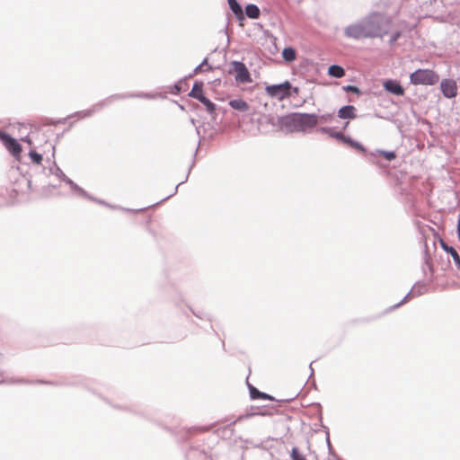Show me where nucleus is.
Segmentation results:
<instances>
[{
  "label": "nucleus",
  "mask_w": 460,
  "mask_h": 460,
  "mask_svg": "<svg viewBox=\"0 0 460 460\" xmlns=\"http://www.w3.org/2000/svg\"><path fill=\"white\" fill-rule=\"evenodd\" d=\"M392 21L385 13L373 12L344 28V35L353 40L382 39L391 28Z\"/></svg>",
  "instance_id": "f257e3e1"
},
{
  "label": "nucleus",
  "mask_w": 460,
  "mask_h": 460,
  "mask_svg": "<svg viewBox=\"0 0 460 460\" xmlns=\"http://www.w3.org/2000/svg\"><path fill=\"white\" fill-rule=\"evenodd\" d=\"M156 96H157L156 94L149 93H127L113 94V95H111L108 98L102 100V102L95 103L91 109L86 110V111H78L75 114L72 115L71 117L78 116L80 119L91 117L95 112L102 111V109L104 106H108L115 101H119V100H122V99H128V98L154 99Z\"/></svg>",
  "instance_id": "f03ea898"
},
{
  "label": "nucleus",
  "mask_w": 460,
  "mask_h": 460,
  "mask_svg": "<svg viewBox=\"0 0 460 460\" xmlns=\"http://www.w3.org/2000/svg\"><path fill=\"white\" fill-rule=\"evenodd\" d=\"M318 123L319 117L314 113L295 112L285 118V125L298 132H305Z\"/></svg>",
  "instance_id": "7ed1b4c3"
},
{
  "label": "nucleus",
  "mask_w": 460,
  "mask_h": 460,
  "mask_svg": "<svg viewBox=\"0 0 460 460\" xmlns=\"http://www.w3.org/2000/svg\"><path fill=\"white\" fill-rule=\"evenodd\" d=\"M438 80V75L430 69H417L410 75L412 84L434 85Z\"/></svg>",
  "instance_id": "20e7f679"
},
{
  "label": "nucleus",
  "mask_w": 460,
  "mask_h": 460,
  "mask_svg": "<svg viewBox=\"0 0 460 460\" xmlns=\"http://www.w3.org/2000/svg\"><path fill=\"white\" fill-rule=\"evenodd\" d=\"M292 84L288 81L278 84L267 85L265 91L271 98L283 101L291 96Z\"/></svg>",
  "instance_id": "39448f33"
},
{
  "label": "nucleus",
  "mask_w": 460,
  "mask_h": 460,
  "mask_svg": "<svg viewBox=\"0 0 460 460\" xmlns=\"http://www.w3.org/2000/svg\"><path fill=\"white\" fill-rule=\"evenodd\" d=\"M229 73H234L235 80L239 83H251L252 78L251 75L246 67V66L241 61H233L230 64Z\"/></svg>",
  "instance_id": "423d86ee"
},
{
  "label": "nucleus",
  "mask_w": 460,
  "mask_h": 460,
  "mask_svg": "<svg viewBox=\"0 0 460 460\" xmlns=\"http://www.w3.org/2000/svg\"><path fill=\"white\" fill-rule=\"evenodd\" d=\"M0 140L13 156L17 157L21 155L22 146L10 134L0 130Z\"/></svg>",
  "instance_id": "0eeeda50"
},
{
  "label": "nucleus",
  "mask_w": 460,
  "mask_h": 460,
  "mask_svg": "<svg viewBox=\"0 0 460 460\" xmlns=\"http://www.w3.org/2000/svg\"><path fill=\"white\" fill-rule=\"evenodd\" d=\"M440 90L446 98H454L457 94L456 83L452 79H443L440 83Z\"/></svg>",
  "instance_id": "6e6552de"
},
{
  "label": "nucleus",
  "mask_w": 460,
  "mask_h": 460,
  "mask_svg": "<svg viewBox=\"0 0 460 460\" xmlns=\"http://www.w3.org/2000/svg\"><path fill=\"white\" fill-rule=\"evenodd\" d=\"M384 88L390 93L396 96H402L404 94V89L399 82L393 79H388L384 82Z\"/></svg>",
  "instance_id": "1a4fd4ad"
},
{
  "label": "nucleus",
  "mask_w": 460,
  "mask_h": 460,
  "mask_svg": "<svg viewBox=\"0 0 460 460\" xmlns=\"http://www.w3.org/2000/svg\"><path fill=\"white\" fill-rule=\"evenodd\" d=\"M440 246L446 252L451 255L456 268L460 270V256L454 247L449 246L443 240H440Z\"/></svg>",
  "instance_id": "9d476101"
},
{
  "label": "nucleus",
  "mask_w": 460,
  "mask_h": 460,
  "mask_svg": "<svg viewBox=\"0 0 460 460\" xmlns=\"http://www.w3.org/2000/svg\"><path fill=\"white\" fill-rule=\"evenodd\" d=\"M338 117L341 119H355L357 117L356 108L352 105H345L338 111Z\"/></svg>",
  "instance_id": "9b49d317"
},
{
  "label": "nucleus",
  "mask_w": 460,
  "mask_h": 460,
  "mask_svg": "<svg viewBox=\"0 0 460 460\" xmlns=\"http://www.w3.org/2000/svg\"><path fill=\"white\" fill-rule=\"evenodd\" d=\"M229 106L241 112H247L250 110V105L243 99H233L228 102Z\"/></svg>",
  "instance_id": "f8f14e48"
},
{
  "label": "nucleus",
  "mask_w": 460,
  "mask_h": 460,
  "mask_svg": "<svg viewBox=\"0 0 460 460\" xmlns=\"http://www.w3.org/2000/svg\"><path fill=\"white\" fill-rule=\"evenodd\" d=\"M318 130L322 133L328 134L330 137H332L337 140H340L343 143L346 142V139L348 137V136H345L342 132L334 131V130H332V128H328V127H321Z\"/></svg>",
  "instance_id": "ddd939ff"
},
{
  "label": "nucleus",
  "mask_w": 460,
  "mask_h": 460,
  "mask_svg": "<svg viewBox=\"0 0 460 460\" xmlns=\"http://www.w3.org/2000/svg\"><path fill=\"white\" fill-rule=\"evenodd\" d=\"M65 182L66 184H68L70 186L71 190L77 195L84 197L85 199H93V196H91L87 191H85L79 185H77L75 182H74L70 178H66Z\"/></svg>",
  "instance_id": "4468645a"
},
{
  "label": "nucleus",
  "mask_w": 460,
  "mask_h": 460,
  "mask_svg": "<svg viewBox=\"0 0 460 460\" xmlns=\"http://www.w3.org/2000/svg\"><path fill=\"white\" fill-rule=\"evenodd\" d=\"M189 96L200 101L205 96L203 94V83L199 81L195 82Z\"/></svg>",
  "instance_id": "2eb2a0df"
},
{
  "label": "nucleus",
  "mask_w": 460,
  "mask_h": 460,
  "mask_svg": "<svg viewBox=\"0 0 460 460\" xmlns=\"http://www.w3.org/2000/svg\"><path fill=\"white\" fill-rule=\"evenodd\" d=\"M229 8L234 13L238 20L244 19V14L243 12V8L241 4L237 2V0H227Z\"/></svg>",
  "instance_id": "dca6fc26"
},
{
  "label": "nucleus",
  "mask_w": 460,
  "mask_h": 460,
  "mask_svg": "<svg viewBox=\"0 0 460 460\" xmlns=\"http://www.w3.org/2000/svg\"><path fill=\"white\" fill-rule=\"evenodd\" d=\"M328 75L334 78H341L345 75V70L339 65H332L328 68Z\"/></svg>",
  "instance_id": "f3484780"
},
{
  "label": "nucleus",
  "mask_w": 460,
  "mask_h": 460,
  "mask_svg": "<svg viewBox=\"0 0 460 460\" xmlns=\"http://www.w3.org/2000/svg\"><path fill=\"white\" fill-rule=\"evenodd\" d=\"M213 69L212 66L208 64V60L207 58L203 59V61L194 68L193 73L189 75V77L193 76L194 75L199 74L203 71L208 72Z\"/></svg>",
  "instance_id": "a211bd4d"
},
{
  "label": "nucleus",
  "mask_w": 460,
  "mask_h": 460,
  "mask_svg": "<svg viewBox=\"0 0 460 460\" xmlns=\"http://www.w3.org/2000/svg\"><path fill=\"white\" fill-rule=\"evenodd\" d=\"M205 107H206V110L208 111V113L209 115L212 116L213 119H215V115H216V111H217V106L214 102H212L208 98H207L206 96H204L203 98H201V100L199 101Z\"/></svg>",
  "instance_id": "6ab92c4d"
},
{
  "label": "nucleus",
  "mask_w": 460,
  "mask_h": 460,
  "mask_svg": "<svg viewBox=\"0 0 460 460\" xmlns=\"http://www.w3.org/2000/svg\"><path fill=\"white\" fill-rule=\"evenodd\" d=\"M260 9L256 4H249L245 6V14L251 19H258L260 16Z\"/></svg>",
  "instance_id": "aec40b11"
},
{
  "label": "nucleus",
  "mask_w": 460,
  "mask_h": 460,
  "mask_svg": "<svg viewBox=\"0 0 460 460\" xmlns=\"http://www.w3.org/2000/svg\"><path fill=\"white\" fill-rule=\"evenodd\" d=\"M249 392L252 399H272V397L265 393L259 391L254 386L249 385Z\"/></svg>",
  "instance_id": "412c9836"
},
{
  "label": "nucleus",
  "mask_w": 460,
  "mask_h": 460,
  "mask_svg": "<svg viewBox=\"0 0 460 460\" xmlns=\"http://www.w3.org/2000/svg\"><path fill=\"white\" fill-rule=\"evenodd\" d=\"M282 58L287 62H292L296 59V50L292 47H286L282 51Z\"/></svg>",
  "instance_id": "4be33fe9"
},
{
  "label": "nucleus",
  "mask_w": 460,
  "mask_h": 460,
  "mask_svg": "<svg viewBox=\"0 0 460 460\" xmlns=\"http://www.w3.org/2000/svg\"><path fill=\"white\" fill-rule=\"evenodd\" d=\"M50 172L56 175L58 178L62 180L64 182L66 181V178H68L63 171L54 163V168L49 169Z\"/></svg>",
  "instance_id": "5701e85b"
},
{
  "label": "nucleus",
  "mask_w": 460,
  "mask_h": 460,
  "mask_svg": "<svg viewBox=\"0 0 460 460\" xmlns=\"http://www.w3.org/2000/svg\"><path fill=\"white\" fill-rule=\"evenodd\" d=\"M346 144L349 145L351 147L356 148L359 151L365 152V147L358 141L352 139L350 137L348 136L346 139Z\"/></svg>",
  "instance_id": "b1692460"
},
{
  "label": "nucleus",
  "mask_w": 460,
  "mask_h": 460,
  "mask_svg": "<svg viewBox=\"0 0 460 460\" xmlns=\"http://www.w3.org/2000/svg\"><path fill=\"white\" fill-rule=\"evenodd\" d=\"M4 363V356L2 354H0V384H4L6 382Z\"/></svg>",
  "instance_id": "393cba45"
},
{
  "label": "nucleus",
  "mask_w": 460,
  "mask_h": 460,
  "mask_svg": "<svg viewBox=\"0 0 460 460\" xmlns=\"http://www.w3.org/2000/svg\"><path fill=\"white\" fill-rule=\"evenodd\" d=\"M377 152L388 161H393L396 158L394 151L377 150Z\"/></svg>",
  "instance_id": "a878e982"
},
{
  "label": "nucleus",
  "mask_w": 460,
  "mask_h": 460,
  "mask_svg": "<svg viewBox=\"0 0 460 460\" xmlns=\"http://www.w3.org/2000/svg\"><path fill=\"white\" fill-rule=\"evenodd\" d=\"M30 158L31 159L32 163L36 164H40L42 161V155L36 151H30L29 153Z\"/></svg>",
  "instance_id": "bb28decb"
},
{
  "label": "nucleus",
  "mask_w": 460,
  "mask_h": 460,
  "mask_svg": "<svg viewBox=\"0 0 460 460\" xmlns=\"http://www.w3.org/2000/svg\"><path fill=\"white\" fill-rule=\"evenodd\" d=\"M291 460H306L305 457L298 451L296 447H293L291 451Z\"/></svg>",
  "instance_id": "cd10ccee"
},
{
  "label": "nucleus",
  "mask_w": 460,
  "mask_h": 460,
  "mask_svg": "<svg viewBox=\"0 0 460 460\" xmlns=\"http://www.w3.org/2000/svg\"><path fill=\"white\" fill-rule=\"evenodd\" d=\"M343 90L346 92H350L358 94L360 93V90L355 86V85H346L343 86Z\"/></svg>",
  "instance_id": "c85d7f7f"
},
{
  "label": "nucleus",
  "mask_w": 460,
  "mask_h": 460,
  "mask_svg": "<svg viewBox=\"0 0 460 460\" xmlns=\"http://www.w3.org/2000/svg\"><path fill=\"white\" fill-rule=\"evenodd\" d=\"M400 36H401L400 31L394 32L389 39V44L394 45L397 41V40L400 38Z\"/></svg>",
  "instance_id": "c756f323"
},
{
  "label": "nucleus",
  "mask_w": 460,
  "mask_h": 460,
  "mask_svg": "<svg viewBox=\"0 0 460 460\" xmlns=\"http://www.w3.org/2000/svg\"><path fill=\"white\" fill-rule=\"evenodd\" d=\"M90 200H93L98 204H101V205H103V206H106L108 208H117V207H114L109 203H107L106 201L102 200V199H96V198H93V199H89Z\"/></svg>",
  "instance_id": "7c9ffc66"
},
{
  "label": "nucleus",
  "mask_w": 460,
  "mask_h": 460,
  "mask_svg": "<svg viewBox=\"0 0 460 460\" xmlns=\"http://www.w3.org/2000/svg\"><path fill=\"white\" fill-rule=\"evenodd\" d=\"M319 117V122H329L330 119H332V115L331 114H324V115H318Z\"/></svg>",
  "instance_id": "2f4dec72"
},
{
  "label": "nucleus",
  "mask_w": 460,
  "mask_h": 460,
  "mask_svg": "<svg viewBox=\"0 0 460 460\" xmlns=\"http://www.w3.org/2000/svg\"><path fill=\"white\" fill-rule=\"evenodd\" d=\"M414 291L411 289L403 298L401 302L397 303L396 305H394L393 306V308H397L399 307L400 305H402L403 303H405L407 301V299L409 298V296H411V293H413Z\"/></svg>",
  "instance_id": "473e14b6"
},
{
  "label": "nucleus",
  "mask_w": 460,
  "mask_h": 460,
  "mask_svg": "<svg viewBox=\"0 0 460 460\" xmlns=\"http://www.w3.org/2000/svg\"><path fill=\"white\" fill-rule=\"evenodd\" d=\"M181 92V82H178L173 85V91H172V93L178 94Z\"/></svg>",
  "instance_id": "72a5a7b5"
},
{
  "label": "nucleus",
  "mask_w": 460,
  "mask_h": 460,
  "mask_svg": "<svg viewBox=\"0 0 460 460\" xmlns=\"http://www.w3.org/2000/svg\"><path fill=\"white\" fill-rule=\"evenodd\" d=\"M254 415V413H247L245 415H241L239 416L234 421V423H236L237 421H241L243 419H248L250 418L251 416Z\"/></svg>",
  "instance_id": "f704fd0d"
},
{
  "label": "nucleus",
  "mask_w": 460,
  "mask_h": 460,
  "mask_svg": "<svg viewBox=\"0 0 460 460\" xmlns=\"http://www.w3.org/2000/svg\"><path fill=\"white\" fill-rule=\"evenodd\" d=\"M299 93V88L298 87H293L291 88V94L294 93V94H298Z\"/></svg>",
  "instance_id": "c9c22d12"
},
{
  "label": "nucleus",
  "mask_w": 460,
  "mask_h": 460,
  "mask_svg": "<svg viewBox=\"0 0 460 460\" xmlns=\"http://www.w3.org/2000/svg\"><path fill=\"white\" fill-rule=\"evenodd\" d=\"M457 235H460V213L457 220Z\"/></svg>",
  "instance_id": "e433bc0d"
},
{
  "label": "nucleus",
  "mask_w": 460,
  "mask_h": 460,
  "mask_svg": "<svg viewBox=\"0 0 460 460\" xmlns=\"http://www.w3.org/2000/svg\"><path fill=\"white\" fill-rule=\"evenodd\" d=\"M183 182H184V181L180 182V183L175 187V189H174V192H173L172 195H173V194H175V193L177 192V190H178L179 186H180L181 184H182Z\"/></svg>",
  "instance_id": "4c0bfd02"
},
{
  "label": "nucleus",
  "mask_w": 460,
  "mask_h": 460,
  "mask_svg": "<svg viewBox=\"0 0 460 460\" xmlns=\"http://www.w3.org/2000/svg\"><path fill=\"white\" fill-rule=\"evenodd\" d=\"M421 288H424V286H421V287L418 289V292H417V295H418V296L422 294Z\"/></svg>",
  "instance_id": "58836bf2"
},
{
  "label": "nucleus",
  "mask_w": 460,
  "mask_h": 460,
  "mask_svg": "<svg viewBox=\"0 0 460 460\" xmlns=\"http://www.w3.org/2000/svg\"><path fill=\"white\" fill-rule=\"evenodd\" d=\"M309 367H310V369H311V376H312V375L314 374V369H313V367H312V363L309 365Z\"/></svg>",
  "instance_id": "ea45409f"
},
{
  "label": "nucleus",
  "mask_w": 460,
  "mask_h": 460,
  "mask_svg": "<svg viewBox=\"0 0 460 460\" xmlns=\"http://www.w3.org/2000/svg\"><path fill=\"white\" fill-rule=\"evenodd\" d=\"M193 314H194L197 317H199V318H202V316L200 315V314H197V313H195V312H193Z\"/></svg>",
  "instance_id": "a19ab883"
},
{
  "label": "nucleus",
  "mask_w": 460,
  "mask_h": 460,
  "mask_svg": "<svg viewBox=\"0 0 460 460\" xmlns=\"http://www.w3.org/2000/svg\"><path fill=\"white\" fill-rule=\"evenodd\" d=\"M121 209L126 210V211H131V209H128V208H122Z\"/></svg>",
  "instance_id": "79ce46f5"
},
{
  "label": "nucleus",
  "mask_w": 460,
  "mask_h": 460,
  "mask_svg": "<svg viewBox=\"0 0 460 460\" xmlns=\"http://www.w3.org/2000/svg\"><path fill=\"white\" fill-rule=\"evenodd\" d=\"M172 195L165 197L163 200L168 199Z\"/></svg>",
  "instance_id": "37998d69"
}]
</instances>
